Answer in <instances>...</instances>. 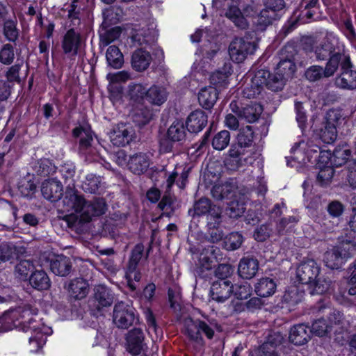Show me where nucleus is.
<instances>
[{
	"label": "nucleus",
	"instance_id": "obj_1",
	"mask_svg": "<svg viewBox=\"0 0 356 356\" xmlns=\"http://www.w3.org/2000/svg\"><path fill=\"white\" fill-rule=\"evenodd\" d=\"M35 309L28 307L24 309H18L10 312H7L0 318V332H7L16 325H7L10 319L19 317L17 319L19 325H21L24 332H30L31 336L29 338L30 345L33 346L32 351H37L46 343L47 337L52 334L51 327L47 326L42 321L33 318L36 315Z\"/></svg>",
	"mask_w": 356,
	"mask_h": 356
},
{
	"label": "nucleus",
	"instance_id": "obj_2",
	"mask_svg": "<svg viewBox=\"0 0 356 356\" xmlns=\"http://www.w3.org/2000/svg\"><path fill=\"white\" fill-rule=\"evenodd\" d=\"M295 71L296 65L289 59L281 60L274 74H270L268 70H260L252 79V87L255 86L252 92L246 88L244 90V95L248 98L254 97L260 94L261 89L264 86L271 90H280L283 88L285 80L291 77Z\"/></svg>",
	"mask_w": 356,
	"mask_h": 356
},
{
	"label": "nucleus",
	"instance_id": "obj_3",
	"mask_svg": "<svg viewBox=\"0 0 356 356\" xmlns=\"http://www.w3.org/2000/svg\"><path fill=\"white\" fill-rule=\"evenodd\" d=\"M291 160H287V164L300 170L308 163L316 168L330 167L333 165V159L330 151L321 150L312 141L302 140L291 148Z\"/></svg>",
	"mask_w": 356,
	"mask_h": 356
},
{
	"label": "nucleus",
	"instance_id": "obj_4",
	"mask_svg": "<svg viewBox=\"0 0 356 356\" xmlns=\"http://www.w3.org/2000/svg\"><path fill=\"white\" fill-rule=\"evenodd\" d=\"M62 203L63 212L72 216L80 222H89L93 216L102 215L106 210L104 200L97 199L89 202L74 193H67Z\"/></svg>",
	"mask_w": 356,
	"mask_h": 356
},
{
	"label": "nucleus",
	"instance_id": "obj_5",
	"mask_svg": "<svg viewBox=\"0 0 356 356\" xmlns=\"http://www.w3.org/2000/svg\"><path fill=\"white\" fill-rule=\"evenodd\" d=\"M355 252L356 241H343L338 246L325 252L324 262L328 268L337 269Z\"/></svg>",
	"mask_w": 356,
	"mask_h": 356
},
{
	"label": "nucleus",
	"instance_id": "obj_6",
	"mask_svg": "<svg viewBox=\"0 0 356 356\" xmlns=\"http://www.w3.org/2000/svg\"><path fill=\"white\" fill-rule=\"evenodd\" d=\"M254 10L252 6L248 5L242 0H231L225 16L230 19L235 26L245 29L248 26L249 19L252 16Z\"/></svg>",
	"mask_w": 356,
	"mask_h": 356
},
{
	"label": "nucleus",
	"instance_id": "obj_7",
	"mask_svg": "<svg viewBox=\"0 0 356 356\" xmlns=\"http://www.w3.org/2000/svg\"><path fill=\"white\" fill-rule=\"evenodd\" d=\"M156 24L154 19L148 17L139 24H136L131 35L134 45H143L154 42L156 36Z\"/></svg>",
	"mask_w": 356,
	"mask_h": 356
},
{
	"label": "nucleus",
	"instance_id": "obj_8",
	"mask_svg": "<svg viewBox=\"0 0 356 356\" xmlns=\"http://www.w3.org/2000/svg\"><path fill=\"white\" fill-rule=\"evenodd\" d=\"M339 50H343V45L333 33H327L323 40L314 47V54L318 60H323Z\"/></svg>",
	"mask_w": 356,
	"mask_h": 356
},
{
	"label": "nucleus",
	"instance_id": "obj_9",
	"mask_svg": "<svg viewBox=\"0 0 356 356\" xmlns=\"http://www.w3.org/2000/svg\"><path fill=\"white\" fill-rule=\"evenodd\" d=\"M255 45L244 38H237L231 42L229 46V55L235 63L243 62L249 54L254 53Z\"/></svg>",
	"mask_w": 356,
	"mask_h": 356
},
{
	"label": "nucleus",
	"instance_id": "obj_10",
	"mask_svg": "<svg viewBox=\"0 0 356 356\" xmlns=\"http://www.w3.org/2000/svg\"><path fill=\"white\" fill-rule=\"evenodd\" d=\"M136 320L135 309L128 303L120 302L115 305L113 322L120 328L126 329Z\"/></svg>",
	"mask_w": 356,
	"mask_h": 356
},
{
	"label": "nucleus",
	"instance_id": "obj_11",
	"mask_svg": "<svg viewBox=\"0 0 356 356\" xmlns=\"http://www.w3.org/2000/svg\"><path fill=\"white\" fill-rule=\"evenodd\" d=\"M83 44V40L81 34L74 29H71L64 35L61 46L63 53L71 60H74L79 54Z\"/></svg>",
	"mask_w": 356,
	"mask_h": 356
},
{
	"label": "nucleus",
	"instance_id": "obj_12",
	"mask_svg": "<svg viewBox=\"0 0 356 356\" xmlns=\"http://www.w3.org/2000/svg\"><path fill=\"white\" fill-rule=\"evenodd\" d=\"M134 135V130L129 124L119 123L113 127L109 133V138L113 145L121 147L129 144Z\"/></svg>",
	"mask_w": 356,
	"mask_h": 356
},
{
	"label": "nucleus",
	"instance_id": "obj_13",
	"mask_svg": "<svg viewBox=\"0 0 356 356\" xmlns=\"http://www.w3.org/2000/svg\"><path fill=\"white\" fill-rule=\"evenodd\" d=\"M234 292V284L229 280H218L214 282L210 289V298L218 303H223Z\"/></svg>",
	"mask_w": 356,
	"mask_h": 356
},
{
	"label": "nucleus",
	"instance_id": "obj_14",
	"mask_svg": "<svg viewBox=\"0 0 356 356\" xmlns=\"http://www.w3.org/2000/svg\"><path fill=\"white\" fill-rule=\"evenodd\" d=\"M320 273V267L317 263L309 259L301 263L296 269V277L302 283L308 284L318 277Z\"/></svg>",
	"mask_w": 356,
	"mask_h": 356
},
{
	"label": "nucleus",
	"instance_id": "obj_15",
	"mask_svg": "<svg viewBox=\"0 0 356 356\" xmlns=\"http://www.w3.org/2000/svg\"><path fill=\"white\" fill-rule=\"evenodd\" d=\"M144 334L139 328L129 331L127 336V348L133 355L140 354L145 347Z\"/></svg>",
	"mask_w": 356,
	"mask_h": 356
},
{
	"label": "nucleus",
	"instance_id": "obj_16",
	"mask_svg": "<svg viewBox=\"0 0 356 356\" xmlns=\"http://www.w3.org/2000/svg\"><path fill=\"white\" fill-rule=\"evenodd\" d=\"M222 254L220 250L213 245L204 249L200 255V264L203 269H210L216 263L221 261Z\"/></svg>",
	"mask_w": 356,
	"mask_h": 356
},
{
	"label": "nucleus",
	"instance_id": "obj_17",
	"mask_svg": "<svg viewBox=\"0 0 356 356\" xmlns=\"http://www.w3.org/2000/svg\"><path fill=\"white\" fill-rule=\"evenodd\" d=\"M342 52L343 50H339L329 57V60L326 63L325 67L323 69L325 77L333 76L339 65H341V70L350 65L348 57Z\"/></svg>",
	"mask_w": 356,
	"mask_h": 356
},
{
	"label": "nucleus",
	"instance_id": "obj_18",
	"mask_svg": "<svg viewBox=\"0 0 356 356\" xmlns=\"http://www.w3.org/2000/svg\"><path fill=\"white\" fill-rule=\"evenodd\" d=\"M41 192L44 197L51 201L59 200L63 193V186L60 181L51 179L42 182Z\"/></svg>",
	"mask_w": 356,
	"mask_h": 356
},
{
	"label": "nucleus",
	"instance_id": "obj_19",
	"mask_svg": "<svg viewBox=\"0 0 356 356\" xmlns=\"http://www.w3.org/2000/svg\"><path fill=\"white\" fill-rule=\"evenodd\" d=\"M218 98V90L216 87L209 86L200 88L197 94L199 104L205 109L211 108Z\"/></svg>",
	"mask_w": 356,
	"mask_h": 356
},
{
	"label": "nucleus",
	"instance_id": "obj_20",
	"mask_svg": "<svg viewBox=\"0 0 356 356\" xmlns=\"http://www.w3.org/2000/svg\"><path fill=\"white\" fill-rule=\"evenodd\" d=\"M342 318L343 314L339 312H334L329 318L330 324H327L325 319H318L313 323L312 328L309 329V332L322 337L328 332L333 323L335 324L339 323Z\"/></svg>",
	"mask_w": 356,
	"mask_h": 356
},
{
	"label": "nucleus",
	"instance_id": "obj_21",
	"mask_svg": "<svg viewBox=\"0 0 356 356\" xmlns=\"http://www.w3.org/2000/svg\"><path fill=\"white\" fill-rule=\"evenodd\" d=\"M259 270L258 261L252 257H244L241 259L238 273L240 277L244 279H251L254 277Z\"/></svg>",
	"mask_w": 356,
	"mask_h": 356
},
{
	"label": "nucleus",
	"instance_id": "obj_22",
	"mask_svg": "<svg viewBox=\"0 0 356 356\" xmlns=\"http://www.w3.org/2000/svg\"><path fill=\"white\" fill-rule=\"evenodd\" d=\"M207 123V115L201 110L192 112L186 120V127L188 131L197 133L202 130Z\"/></svg>",
	"mask_w": 356,
	"mask_h": 356
},
{
	"label": "nucleus",
	"instance_id": "obj_23",
	"mask_svg": "<svg viewBox=\"0 0 356 356\" xmlns=\"http://www.w3.org/2000/svg\"><path fill=\"white\" fill-rule=\"evenodd\" d=\"M341 70V74L336 78V85L343 89L356 88V71L352 69L351 65Z\"/></svg>",
	"mask_w": 356,
	"mask_h": 356
},
{
	"label": "nucleus",
	"instance_id": "obj_24",
	"mask_svg": "<svg viewBox=\"0 0 356 356\" xmlns=\"http://www.w3.org/2000/svg\"><path fill=\"white\" fill-rule=\"evenodd\" d=\"M149 166V159L146 154L138 153L132 155L128 161V167L134 174L140 175Z\"/></svg>",
	"mask_w": 356,
	"mask_h": 356
},
{
	"label": "nucleus",
	"instance_id": "obj_25",
	"mask_svg": "<svg viewBox=\"0 0 356 356\" xmlns=\"http://www.w3.org/2000/svg\"><path fill=\"white\" fill-rule=\"evenodd\" d=\"M309 328L304 325L299 324L293 326L289 333V340L296 346H302L307 343L310 339Z\"/></svg>",
	"mask_w": 356,
	"mask_h": 356
},
{
	"label": "nucleus",
	"instance_id": "obj_26",
	"mask_svg": "<svg viewBox=\"0 0 356 356\" xmlns=\"http://www.w3.org/2000/svg\"><path fill=\"white\" fill-rule=\"evenodd\" d=\"M151 62L150 54L143 49L136 50L132 55L131 65L136 71L142 72L147 70Z\"/></svg>",
	"mask_w": 356,
	"mask_h": 356
},
{
	"label": "nucleus",
	"instance_id": "obj_27",
	"mask_svg": "<svg viewBox=\"0 0 356 356\" xmlns=\"http://www.w3.org/2000/svg\"><path fill=\"white\" fill-rule=\"evenodd\" d=\"M186 332L191 339L197 341L201 339L200 332H203L209 339H211L214 334L213 330L206 323L202 321L197 325L191 321L186 327Z\"/></svg>",
	"mask_w": 356,
	"mask_h": 356
},
{
	"label": "nucleus",
	"instance_id": "obj_28",
	"mask_svg": "<svg viewBox=\"0 0 356 356\" xmlns=\"http://www.w3.org/2000/svg\"><path fill=\"white\" fill-rule=\"evenodd\" d=\"M50 268L55 275L66 276L71 269L70 259L63 255L55 256L51 261Z\"/></svg>",
	"mask_w": 356,
	"mask_h": 356
},
{
	"label": "nucleus",
	"instance_id": "obj_29",
	"mask_svg": "<svg viewBox=\"0 0 356 356\" xmlns=\"http://www.w3.org/2000/svg\"><path fill=\"white\" fill-rule=\"evenodd\" d=\"M166 136L172 143H181L186 136L184 122L180 120L174 121L167 130Z\"/></svg>",
	"mask_w": 356,
	"mask_h": 356
},
{
	"label": "nucleus",
	"instance_id": "obj_30",
	"mask_svg": "<svg viewBox=\"0 0 356 356\" xmlns=\"http://www.w3.org/2000/svg\"><path fill=\"white\" fill-rule=\"evenodd\" d=\"M106 58L108 66L114 69H120L124 63V56L118 47L109 46L106 51Z\"/></svg>",
	"mask_w": 356,
	"mask_h": 356
},
{
	"label": "nucleus",
	"instance_id": "obj_31",
	"mask_svg": "<svg viewBox=\"0 0 356 356\" xmlns=\"http://www.w3.org/2000/svg\"><path fill=\"white\" fill-rule=\"evenodd\" d=\"M168 92L163 87L153 86L146 92V101L149 103L160 106L167 99Z\"/></svg>",
	"mask_w": 356,
	"mask_h": 356
},
{
	"label": "nucleus",
	"instance_id": "obj_32",
	"mask_svg": "<svg viewBox=\"0 0 356 356\" xmlns=\"http://www.w3.org/2000/svg\"><path fill=\"white\" fill-rule=\"evenodd\" d=\"M68 291L74 298L82 299L88 294V284L81 278L75 279L70 283Z\"/></svg>",
	"mask_w": 356,
	"mask_h": 356
},
{
	"label": "nucleus",
	"instance_id": "obj_33",
	"mask_svg": "<svg viewBox=\"0 0 356 356\" xmlns=\"http://www.w3.org/2000/svg\"><path fill=\"white\" fill-rule=\"evenodd\" d=\"M277 284L273 279L264 277L256 284L255 292L261 297H268L275 292Z\"/></svg>",
	"mask_w": 356,
	"mask_h": 356
},
{
	"label": "nucleus",
	"instance_id": "obj_34",
	"mask_svg": "<svg viewBox=\"0 0 356 356\" xmlns=\"http://www.w3.org/2000/svg\"><path fill=\"white\" fill-rule=\"evenodd\" d=\"M232 73V65L229 63H225L222 70H217L210 76L211 83L216 87L225 86L227 84V78Z\"/></svg>",
	"mask_w": 356,
	"mask_h": 356
},
{
	"label": "nucleus",
	"instance_id": "obj_35",
	"mask_svg": "<svg viewBox=\"0 0 356 356\" xmlns=\"http://www.w3.org/2000/svg\"><path fill=\"white\" fill-rule=\"evenodd\" d=\"M31 285L38 290H47L50 287V280L43 270L34 272L29 280Z\"/></svg>",
	"mask_w": 356,
	"mask_h": 356
},
{
	"label": "nucleus",
	"instance_id": "obj_36",
	"mask_svg": "<svg viewBox=\"0 0 356 356\" xmlns=\"http://www.w3.org/2000/svg\"><path fill=\"white\" fill-rule=\"evenodd\" d=\"M147 90L140 83H131L129 86L128 95L134 104H142L146 100Z\"/></svg>",
	"mask_w": 356,
	"mask_h": 356
},
{
	"label": "nucleus",
	"instance_id": "obj_37",
	"mask_svg": "<svg viewBox=\"0 0 356 356\" xmlns=\"http://www.w3.org/2000/svg\"><path fill=\"white\" fill-rule=\"evenodd\" d=\"M188 172L189 168L185 167L183 169L181 173L179 175L178 168H176L175 170L170 175H169L167 179V188L170 189L177 179V185L179 186V188H184L186 184Z\"/></svg>",
	"mask_w": 356,
	"mask_h": 356
},
{
	"label": "nucleus",
	"instance_id": "obj_38",
	"mask_svg": "<svg viewBox=\"0 0 356 356\" xmlns=\"http://www.w3.org/2000/svg\"><path fill=\"white\" fill-rule=\"evenodd\" d=\"M351 150L346 143L339 145L334 150L332 159L334 166H341L349 159Z\"/></svg>",
	"mask_w": 356,
	"mask_h": 356
},
{
	"label": "nucleus",
	"instance_id": "obj_39",
	"mask_svg": "<svg viewBox=\"0 0 356 356\" xmlns=\"http://www.w3.org/2000/svg\"><path fill=\"white\" fill-rule=\"evenodd\" d=\"M262 106L259 104H252L243 108L239 113V115L248 122H255L262 113Z\"/></svg>",
	"mask_w": 356,
	"mask_h": 356
},
{
	"label": "nucleus",
	"instance_id": "obj_40",
	"mask_svg": "<svg viewBox=\"0 0 356 356\" xmlns=\"http://www.w3.org/2000/svg\"><path fill=\"white\" fill-rule=\"evenodd\" d=\"M73 135L80 138V145L82 147H89L93 140L92 131L88 126L74 129Z\"/></svg>",
	"mask_w": 356,
	"mask_h": 356
},
{
	"label": "nucleus",
	"instance_id": "obj_41",
	"mask_svg": "<svg viewBox=\"0 0 356 356\" xmlns=\"http://www.w3.org/2000/svg\"><path fill=\"white\" fill-rule=\"evenodd\" d=\"M95 298L102 307L110 306L113 301L111 291L104 285L96 286Z\"/></svg>",
	"mask_w": 356,
	"mask_h": 356
},
{
	"label": "nucleus",
	"instance_id": "obj_42",
	"mask_svg": "<svg viewBox=\"0 0 356 356\" xmlns=\"http://www.w3.org/2000/svg\"><path fill=\"white\" fill-rule=\"evenodd\" d=\"M310 289V293L314 294H323L325 293L330 286V282L325 278L317 277L313 280L312 282L308 284Z\"/></svg>",
	"mask_w": 356,
	"mask_h": 356
},
{
	"label": "nucleus",
	"instance_id": "obj_43",
	"mask_svg": "<svg viewBox=\"0 0 356 356\" xmlns=\"http://www.w3.org/2000/svg\"><path fill=\"white\" fill-rule=\"evenodd\" d=\"M230 140L229 132L223 130L218 133L213 138L212 146L217 150H222L227 147Z\"/></svg>",
	"mask_w": 356,
	"mask_h": 356
},
{
	"label": "nucleus",
	"instance_id": "obj_44",
	"mask_svg": "<svg viewBox=\"0 0 356 356\" xmlns=\"http://www.w3.org/2000/svg\"><path fill=\"white\" fill-rule=\"evenodd\" d=\"M243 236L238 232H232L227 235L224 241L225 248L227 250H234L239 248L243 243Z\"/></svg>",
	"mask_w": 356,
	"mask_h": 356
},
{
	"label": "nucleus",
	"instance_id": "obj_45",
	"mask_svg": "<svg viewBox=\"0 0 356 356\" xmlns=\"http://www.w3.org/2000/svg\"><path fill=\"white\" fill-rule=\"evenodd\" d=\"M344 120L342 111L339 108L330 109L325 115V124L333 125L335 128Z\"/></svg>",
	"mask_w": 356,
	"mask_h": 356
},
{
	"label": "nucleus",
	"instance_id": "obj_46",
	"mask_svg": "<svg viewBox=\"0 0 356 356\" xmlns=\"http://www.w3.org/2000/svg\"><path fill=\"white\" fill-rule=\"evenodd\" d=\"M233 190V186L229 184H216L212 190V196L216 200H222L227 197Z\"/></svg>",
	"mask_w": 356,
	"mask_h": 356
},
{
	"label": "nucleus",
	"instance_id": "obj_47",
	"mask_svg": "<svg viewBox=\"0 0 356 356\" xmlns=\"http://www.w3.org/2000/svg\"><path fill=\"white\" fill-rule=\"evenodd\" d=\"M319 136L325 143H332L336 140L337 136V128L333 125L325 123L324 129L321 130Z\"/></svg>",
	"mask_w": 356,
	"mask_h": 356
},
{
	"label": "nucleus",
	"instance_id": "obj_48",
	"mask_svg": "<svg viewBox=\"0 0 356 356\" xmlns=\"http://www.w3.org/2000/svg\"><path fill=\"white\" fill-rule=\"evenodd\" d=\"M130 78V73L124 70L114 73H108L106 75L108 84L113 85H121V83L127 81Z\"/></svg>",
	"mask_w": 356,
	"mask_h": 356
},
{
	"label": "nucleus",
	"instance_id": "obj_49",
	"mask_svg": "<svg viewBox=\"0 0 356 356\" xmlns=\"http://www.w3.org/2000/svg\"><path fill=\"white\" fill-rule=\"evenodd\" d=\"M145 316L147 323L148 332L150 335L154 334L155 339L157 340L162 336L161 330L157 327L153 314L149 309L145 312Z\"/></svg>",
	"mask_w": 356,
	"mask_h": 356
},
{
	"label": "nucleus",
	"instance_id": "obj_50",
	"mask_svg": "<svg viewBox=\"0 0 356 356\" xmlns=\"http://www.w3.org/2000/svg\"><path fill=\"white\" fill-rule=\"evenodd\" d=\"M238 144L243 147L250 145L253 140V131L250 126L243 128L237 136Z\"/></svg>",
	"mask_w": 356,
	"mask_h": 356
},
{
	"label": "nucleus",
	"instance_id": "obj_51",
	"mask_svg": "<svg viewBox=\"0 0 356 356\" xmlns=\"http://www.w3.org/2000/svg\"><path fill=\"white\" fill-rule=\"evenodd\" d=\"M245 202L244 200L232 201L227 209V213L231 218H238L241 216L245 211Z\"/></svg>",
	"mask_w": 356,
	"mask_h": 356
},
{
	"label": "nucleus",
	"instance_id": "obj_52",
	"mask_svg": "<svg viewBox=\"0 0 356 356\" xmlns=\"http://www.w3.org/2000/svg\"><path fill=\"white\" fill-rule=\"evenodd\" d=\"M100 178L93 174L88 175L83 184V188L89 193H95L99 186Z\"/></svg>",
	"mask_w": 356,
	"mask_h": 356
},
{
	"label": "nucleus",
	"instance_id": "obj_53",
	"mask_svg": "<svg viewBox=\"0 0 356 356\" xmlns=\"http://www.w3.org/2000/svg\"><path fill=\"white\" fill-rule=\"evenodd\" d=\"M318 168L319 172L317 175V181L322 186L328 184L334 175L333 166Z\"/></svg>",
	"mask_w": 356,
	"mask_h": 356
},
{
	"label": "nucleus",
	"instance_id": "obj_54",
	"mask_svg": "<svg viewBox=\"0 0 356 356\" xmlns=\"http://www.w3.org/2000/svg\"><path fill=\"white\" fill-rule=\"evenodd\" d=\"M305 77L309 81H316L323 77H325V74L322 67L318 65H313L306 70Z\"/></svg>",
	"mask_w": 356,
	"mask_h": 356
},
{
	"label": "nucleus",
	"instance_id": "obj_55",
	"mask_svg": "<svg viewBox=\"0 0 356 356\" xmlns=\"http://www.w3.org/2000/svg\"><path fill=\"white\" fill-rule=\"evenodd\" d=\"M33 268V264L29 260L21 261L15 267V272L21 279H26Z\"/></svg>",
	"mask_w": 356,
	"mask_h": 356
},
{
	"label": "nucleus",
	"instance_id": "obj_56",
	"mask_svg": "<svg viewBox=\"0 0 356 356\" xmlns=\"http://www.w3.org/2000/svg\"><path fill=\"white\" fill-rule=\"evenodd\" d=\"M37 172L41 175H47L55 172V165L47 159H41L39 162Z\"/></svg>",
	"mask_w": 356,
	"mask_h": 356
},
{
	"label": "nucleus",
	"instance_id": "obj_57",
	"mask_svg": "<svg viewBox=\"0 0 356 356\" xmlns=\"http://www.w3.org/2000/svg\"><path fill=\"white\" fill-rule=\"evenodd\" d=\"M232 294L238 300L246 299L250 295V286L247 284H234V292Z\"/></svg>",
	"mask_w": 356,
	"mask_h": 356
},
{
	"label": "nucleus",
	"instance_id": "obj_58",
	"mask_svg": "<svg viewBox=\"0 0 356 356\" xmlns=\"http://www.w3.org/2000/svg\"><path fill=\"white\" fill-rule=\"evenodd\" d=\"M251 356H277L275 347L271 342L264 343L258 350H254Z\"/></svg>",
	"mask_w": 356,
	"mask_h": 356
},
{
	"label": "nucleus",
	"instance_id": "obj_59",
	"mask_svg": "<svg viewBox=\"0 0 356 356\" xmlns=\"http://www.w3.org/2000/svg\"><path fill=\"white\" fill-rule=\"evenodd\" d=\"M120 31L118 28H115L106 33L104 35L101 36L99 45L100 47L108 46L111 42L119 38Z\"/></svg>",
	"mask_w": 356,
	"mask_h": 356
},
{
	"label": "nucleus",
	"instance_id": "obj_60",
	"mask_svg": "<svg viewBox=\"0 0 356 356\" xmlns=\"http://www.w3.org/2000/svg\"><path fill=\"white\" fill-rule=\"evenodd\" d=\"M14 58V52L10 44H6L0 51V61L5 64L9 65Z\"/></svg>",
	"mask_w": 356,
	"mask_h": 356
},
{
	"label": "nucleus",
	"instance_id": "obj_61",
	"mask_svg": "<svg viewBox=\"0 0 356 356\" xmlns=\"http://www.w3.org/2000/svg\"><path fill=\"white\" fill-rule=\"evenodd\" d=\"M135 268L134 267L131 268L129 267L126 275L128 285L132 291L136 290L137 288V285L135 284L134 281L138 282L141 278L140 273L135 270Z\"/></svg>",
	"mask_w": 356,
	"mask_h": 356
},
{
	"label": "nucleus",
	"instance_id": "obj_62",
	"mask_svg": "<svg viewBox=\"0 0 356 356\" xmlns=\"http://www.w3.org/2000/svg\"><path fill=\"white\" fill-rule=\"evenodd\" d=\"M4 34L7 39L10 41H15L17 36L18 32L16 29L15 24L13 21H8L4 24Z\"/></svg>",
	"mask_w": 356,
	"mask_h": 356
},
{
	"label": "nucleus",
	"instance_id": "obj_63",
	"mask_svg": "<svg viewBox=\"0 0 356 356\" xmlns=\"http://www.w3.org/2000/svg\"><path fill=\"white\" fill-rule=\"evenodd\" d=\"M233 273V268L230 265L220 264L215 270V275L218 280H227Z\"/></svg>",
	"mask_w": 356,
	"mask_h": 356
},
{
	"label": "nucleus",
	"instance_id": "obj_64",
	"mask_svg": "<svg viewBox=\"0 0 356 356\" xmlns=\"http://www.w3.org/2000/svg\"><path fill=\"white\" fill-rule=\"evenodd\" d=\"M143 246L142 245H137L135 246V248H134L132 252H131V258H130V261H129V267L132 268H136L138 263L139 262V261L140 260L141 257H142V255H143Z\"/></svg>",
	"mask_w": 356,
	"mask_h": 356
}]
</instances>
